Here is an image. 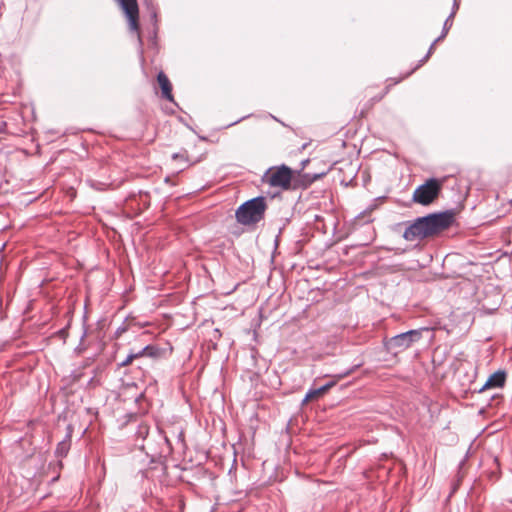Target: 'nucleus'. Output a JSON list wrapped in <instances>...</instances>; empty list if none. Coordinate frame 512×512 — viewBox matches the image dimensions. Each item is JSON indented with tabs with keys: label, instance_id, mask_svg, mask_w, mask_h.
<instances>
[{
	"label": "nucleus",
	"instance_id": "3",
	"mask_svg": "<svg viewBox=\"0 0 512 512\" xmlns=\"http://www.w3.org/2000/svg\"><path fill=\"white\" fill-rule=\"evenodd\" d=\"M442 189V181L431 178L417 187L413 193V201L421 205H430L439 196Z\"/></svg>",
	"mask_w": 512,
	"mask_h": 512
},
{
	"label": "nucleus",
	"instance_id": "12",
	"mask_svg": "<svg viewBox=\"0 0 512 512\" xmlns=\"http://www.w3.org/2000/svg\"><path fill=\"white\" fill-rule=\"evenodd\" d=\"M135 360V356L133 354H129L127 358L120 364L121 367H126L132 364V362Z\"/></svg>",
	"mask_w": 512,
	"mask_h": 512
},
{
	"label": "nucleus",
	"instance_id": "9",
	"mask_svg": "<svg viewBox=\"0 0 512 512\" xmlns=\"http://www.w3.org/2000/svg\"><path fill=\"white\" fill-rule=\"evenodd\" d=\"M506 381V373L504 371H497L491 374L483 386V390L491 388L503 387Z\"/></svg>",
	"mask_w": 512,
	"mask_h": 512
},
{
	"label": "nucleus",
	"instance_id": "11",
	"mask_svg": "<svg viewBox=\"0 0 512 512\" xmlns=\"http://www.w3.org/2000/svg\"><path fill=\"white\" fill-rule=\"evenodd\" d=\"M319 398H320V396H319V393H318L317 389L310 390L306 394V396H305V398L303 400V403H308L310 401H313V400H316V399H319Z\"/></svg>",
	"mask_w": 512,
	"mask_h": 512
},
{
	"label": "nucleus",
	"instance_id": "5",
	"mask_svg": "<svg viewBox=\"0 0 512 512\" xmlns=\"http://www.w3.org/2000/svg\"><path fill=\"white\" fill-rule=\"evenodd\" d=\"M129 24V29L139 35V7L137 0H117Z\"/></svg>",
	"mask_w": 512,
	"mask_h": 512
},
{
	"label": "nucleus",
	"instance_id": "4",
	"mask_svg": "<svg viewBox=\"0 0 512 512\" xmlns=\"http://www.w3.org/2000/svg\"><path fill=\"white\" fill-rule=\"evenodd\" d=\"M267 182L273 187L288 189L292 180V170L287 166L270 169L266 174Z\"/></svg>",
	"mask_w": 512,
	"mask_h": 512
},
{
	"label": "nucleus",
	"instance_id": "13",
	"mask_svg": "<svg viewBox=\"0 0 512 512\" xmlns=\"http://www.w3.org/2000/svg\"><path fill=\"white\" fill-rule=\"evenodd\" d=\"M319 396L322 397L326 392H328V387L322 386L317 389Z\"/></svg>",
	"mask_w": 512,
	"mask_h": 512
},
{
	"label": "nucleus",
	"instance_id": "16",
	"mask_svg": "<svg viewBox=\"0 0 512 512\" xmlns=\"http://www.w3.org/2000/svg\"><path fill=\"white\" fill-rule=\"evenodd\" d=\"M65 448H66V444H65V443H62V444L59 446L58 450L64 451V449H65Z\"/></svg>",
	"mask_w": 512,
	"mask_h": 512
},
{
	"label": "nucleus",
	"instance_id": "2",
	"mask_svg": "<svg viewBox=\"0 0 512 512\" xmlns=\"http://www.w3.org/2000/svg\"><path fill=\"white\" fill-rule=\"evenodd\" d=\"M267 206L263 197L253 198L243 203L236 210L237 221L245 226H251L263 219Z\"/></svg>",
	"mask_w": 512,
	"mask_h": 512
},
{
	"label": "nucleus",
	"instance_id": "6",
	"mask_svg": "<svg viewBox=\"0 0 512 512\" xmlns=\"http://www.w3.org/2000/svg\"><path fill=\"white\" fill-rule=\"evenodd\" d=\"M386 93H387V89H385L377 94H373L371 92L370 87L365 88L363 91V98L366 99V101L363 104V107L361 108L358 117L360 119L365 118L367 116L368 112L373 108L375 103L382 100Z\"/></svg>",
	"mask_w": 512,
	"mask_h": 512
},
{
	"label": "nucleus",
	"instance_id": "8",
	"mask_svg": "<svg viewBox=\"0 0 512 512\" xmlns=\"http://www.w3.org/2000/svg\"><path fill=\"white\" fill-rule=\"evenodd\" d=\"M157 82L161 88L162 97L170 102H174L172 84L164 72L161 71L157 75Z\"/></svg>",
	"mask_w": 512,
	"mask_h": 512
},
{
	"label": "nucleus",
	"instance_id": "14",
	"mask_svg": "<svg viewBox=\"0 0 512 512\" xmlns=\"http://www.w3.org/2000/svg\"><path fill=\"white\" fill-rule=\"evenodd\" d=\"M132 354H133V356H135V359H138V358H141V357H145V354L143 353V349L140 350L137 353H132Z\"/></svg>",
	"mask_w": 512,
	"mask_h": 512
},
{
	"label": "nucleus",
	"instance_id": "15",
	"mask_svg": "<svg viewBox=\"0 0 512 512\" xmlns=\"http://www.w3.org/2000/svg\"><path fill=\"white\" fill-rule=\"evenodd\" d=\"M336 384V381H333V382H330V383H327L326 385H324L325 387H328V390L330 388H332L334 385Z\"/></svg>",
	"mask_w": 512,
	"mask_h": 512
},
{
	"label": "nucleus",
	"instance_id": "10",
	"mask_svg": "<svg viewBox=\"0 0 512 512\" xmlns=\"http://www.w3.org/2000/svg\"><path fill=\"white\" fill-rule=\"evenodd\" d=\"M143 353L145 354V357H158L159 356V349L156 346L148 345L143 348Z\"/></svg>",
	"mask_w": 512,
	"mask_h": 512
},
{
	"label": "nucleus",
	"instance_id": "1",
	"mask_svg": "<svg viewBox=\"0 0 512 512\" xmlns=\"http://www.w3.org/2000/svg\"><path fill=\"white\" fill-rule=\"evenodd\" d=\"M453 222V215L445 212L440 214H430L426 217L418 218L404 232V238L408 241L432 237L446 230Z\"/></svg>",
	"mask_w": 512,
	"mask_h": 512
},
{
	"label": "nucleus",
	"instance_id": "7",
	"mask_svg": "<svg viewBox=\"0 0 512 512\" xmlns=\"http://www.w3.org/2000/svg\"><path fill=\"white\" fill-rule=\"evenodd\" d=\"M420 338V332L411 330L401 333L390 340L391 346L399 349H406Z\"/></svg>",
	"mask_w": 512,
	"mask_h": 512
}]
</instances>
